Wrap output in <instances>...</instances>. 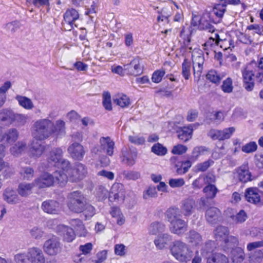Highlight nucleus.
Instances as JSON below:
<instances>
[{
	"instance_id": "nucleus-13",
	"label": "nucleus",
	"mask_w": 263,
	"mask_h": 263,
	"mask_svg": "<svg viewBox=\"0 0 263 263\" xmlns=\"http://www.w3.org/2000/svg\"><path fill=\"white\" fill-rule=\"evenodd\" d=\"M63 152L61 148H54L47 156L48 167L59 166L63 157Z\"/></svg>"
},
{
	"instance_id": "nucleus-51",
	"label": "nucleus",
	"mask_w": 263,
	"mask_h": 263,
	"mask_svg": "<svg viewBox=\"0 0 263 263\" xmlns=\"http://www.w3.org/2000/svg\"><path fill=\"white\" fill-rule=\"evenodd\" d=\"M27 117L26 115L20 114H14L13 124L15 126H22L27 122Z\"/></svg>"
},
{
	"instance_id": "nucleus-12",
	"label": "nucleus",
	"mask_w": 263,
	"mask_h": 263,
	"mask_svg": "<svg viewBox=\"0 0 263 263\" xmlns=\"http://www.w3.org/2000/svg\"><path fill=\"white\" fill-rule=\"evenodd\" d=\"M180 209L185 217L191 216L196 208L195 200L192 197L183 199L180 202Z\"/></svg>"
},
{
	"instance_id": "nucleus-52",
	"label": "nucleus",
	"mask_w": 263,
	"mask_h": 263,
	"mask_svg": "<svg viewBox=\"0 0 263 263\" xmlns=\"http://www.w3.org/2000/svg\"><path fill=\"white\" fill-rule=\"evenodd\" d=\"M109 193L104 186L100 185L97 189V197L99 200H103L108 198Z\"/></svg>"
},
{
	"instance_id": "nucleus-56",
	"label": "nucleus",
	"mask_w": 263,
	"mask_h": 263,
	"mask_svg": "<svg viewBox=\"0 0 263 263\" xmlns=\"http://www.w3.org/2000/svg\"><path fill=\"white\" fill-rule=\"evenodd\" d=\"M26 1L27 4L32 5L37 8L49 6L50 4L49 0H26Z\"/></svg>"
},
{
	"instance_id": "nucleus-59",
	"label": "nucleus",
	"mask_w": 263,
	"mask_h": 263,
	"mask_svg": "<svg viewBox=\"0 0 263 263\" xmlns=\"http://www.w3.org/2000/svg\"><path fill=\"white\" fill-rule=\"evenodd\" d=\"M257 145L255 142L252 141L247 143L242 147L241 150L246 153H251L256 151Z\"/></svg>"
},
{
	"instance_id": "nucleus-38",
	"label": "nucleus",
	"mask_w": 263,
	"mask_h": 263,
	"mask_svg": "<svg viewBox=\"0 0 263 263\" xmlns=\"http://www.w3.org/2000/svg\"><path fill=\"white\" fill-rule=\"evenodd\" d=\"M53 133L57 137H62L65 134V123L61 120H58L52 127Z\"/></svg>"
},
{
	"instance_id": "nucleus-7",
	"label": "nucleus",
	"mask_w": 263,
	"mask_h": 263,
	"mask_svg": "<svg viewBox=\"0 0 263 263\" xmlns=\"http://www.w3.org/2000/svg\"><path fill=\"white\" fill-rule=\"evenodd\" d=\"M45 252L49 255H55L60 252L61 250V243L56 237H53L47 240L43 246Z\"/></svg>"
},
{
	"instance_id": "nucleus-44",
	"label": "nucleus",
	"mask_w": 263,
	"mask_h": 263,
	"mask_svg": "<svg viewBox=\"0 0 263 263\" xmlns=\"http://www.w3.org/2000/svg\"><path fill=\"white\" fill-rule=\"evenodd\" d=\"M231 218L235 223L237 224L244 222L247 220L248 216L246 212L241 210L236 215H232Z\"/></svg>"
},
{
	"instance_id": "nucleus-63",
	"label": "nucleus",
	"mask_w": 263,
	"mask_h": 263,
	"mask_svg": "<svg viewBox=\"0 0 263 263\" xmlns=\"http://www.w3.org/2000/svg\"><path fill=\"white\" fill-rule=\"evenodd\" d=\"M192 163L190 161L187 160L182 163L180 167L177 169V173L178 174H183L188 171L191 167Z\"/></svg>"
},
{
	"instance_id": "nucleus-54",
	"label": "nucleus",
	"mask_w": 263,
	"mask_h": 263,
	"mask_svg": "<svg viewBox=\"0 0 263 263\" xmlns=\"http://www.w3.org/2000/svg\"><path fill=\"white\" fill-rule=\"evenodd\" d=\"M15 263H30L28 257V251L26 253H17L14 256Z\"/></svg>"
},
{
	"instance_id": "nucleus-27",
	"label": "nucleus",
	"mask_w": 263,
	"mask_h": 263,
	"mask_svg": "<svg viewBox=\"0 0 263 263\" xmlns=\"http://www.w3.org/2000/svg\"><path fill=\"white\" fill-rule=\"evenodd\" d=\"M199 28L201 30H207L209 32H214L215 29L210 20L209 14L202 15L199 20Z\"/></svg>"
},
{
	"instance_id": "nucleus-58",
	"label": "nucleus",
	"mask_w": 263,
	"mask_h": 263,
	"mask_svg": "<svg viewBox=\"0 0 263 263\" xmlns=\"http://www.w3.org/2000/svg\"><path fill=\"white\" fill-rule=\"evenodd\" d=\"M215 248V242L212 240L206 242L204 247L201 249V253L203 255H206L208 253L212 252Z\"/></svg>"
},
{
	"instance_id": "nucleus-14",
	"label": "nucleus",
	"mask_w": 263,
	"mask_h": 263,
	"mask_svg": "<svg viewBox=\"0 0 263 263\" xmlns=\"http://www.w3.org/2000/svg\"><path fill=\"white\" fill-rule=\"evenodd\" d=\"M27 251L30 263H45L44 254L40 248L32 247L29 248Z\"/></svg>"
},
{
	"instance_id": "nucleus-22",
	"label": "nucleus",
	"mask_w": 263,
	"mask_h": 263,
	"mask_svg": "<svg viewBox=\"0 0 263 263\" xmlns=\"http://www.w3.org/2000/svg\"><path fill=\"white\" fill-rule=\"evenodd\" d=\"M79 17V13L76 9H70L66 10L64 14V20L65 23L69 26V30L73 28L74 23Z\"/></svg>"
},
{
	"instance_id": "nucleus-3",
	"label": "nucleus",
	"mask_w": 263,
	"mask_h": 263,
	"mask_svg": "<svg viewBox=\"0 0 263 263\" xmlns=\"http://www.w3.org/2000/svg\"><path fill=\"white\" fill-rule=\"evenodd\" d=\"M214 233L216 240L223 243L224 251L232 248L238 244V240L236 237L229 235V230L227 227L218 226Z\"/></svg>"
},
{
	"instance_id": "nucleus-15",
	"label": "nucleus",
	"mask_w": 263,
	"mask_h": 263,
	"mask_svg": "<svg viewBox=\"0 0 263 263\" xmlns=\"http://www.w3.org/2000/svg\"><path fill=\"white\" fill-rule=\"evenodd\" d=\"M187 230V223L182 219H179L170 223V231L178 236L183 235Z\"/></svg>"
},
{
	"instance_id": "nucleus-47",
	"label": "nucleus",
	"mask_w": 263,
	"mask_h": 263,
	"mask_svg": "<svg viewBox=\"0 0 263 263\" xmlns=\"http://www.w3.org/2000/svg\"><path fill=\"white\" fill-rule=\"evenodd\" d=\"M218 192L217 189L214 185L209 184L203 189V192L207 198H214Z\"/></svg>"
},
{
	"instance_id": "nucleus-9",
	"label": "nucleus",
	"mask_w": 263,
	"mask_h": 263,
	"mask_svg": "<svg viewBox=\"0 0 263 263\" xmlns=\"http://www.w3.org/2000/svg\"><path fill=\"white\" fill-rule=\"evenodd\" d=\"M124 67L128 75L137 76L143 73V67L138 57L135 58L129 64L124 65Z\"/></svg>"
},
{
	"instance_id": "nucleus-8",
	"label": "nucleus",
	"mask_w": 263,
	"mask_h": 263,
	"mask_svg": "<svg viewBox=\"0 0 263 263\" xmlns=\"http://www.w3.org/2000/svg\"><path fill=\"white\" fill-rule=\"evenodd\" d=\"M125 194L123 185L120 183H115L112 184L108 196L110 202H123Z\"/></svg>"
},
{
	"instance_id": "nucleus-23",
	"label": "nucleus",
	"mask_w": 263,
	"mask_h": 263,
	"mask_svg": "<svg viewBox=\"0 0 263 263\" xmlns=\"http://www.w3.org/2000/svg\"><path fill=\"white\" fill-rule=\"evenodd\" d=\"M15 112L11 109L5 108L0 110V121L6 126L13 124Z\"/></svg>"
},
{
	"instance_id": "nucleus-62",
	"label": "nucleus",
	"mask_w": 263,
	"mask_h": 263,
	"mask_svg": "<svg viewBox=\"0 0 263 263\" xmlns=\"http://www.w3.org/2000/svg\"><path fill=\"white\" fill-rule=\"evenodd\" d=\"M263 254L260 251L255 252L249 257L250 261L252 263H259L262 258Z\"/></svg>"
},
{
	"instance_id": "nucleus-19",
	"label": "nucleus",
	"mask_w": 263,
	"mask_h": 263,
	"mask_svg": "<svg viewBox=\"0 0 263 263\" xmlns=\"http://www.w3.org/2000/svg\"><path fill=\"white\" fill-rule=\"evenodd\" d=\"M173 237L168 233H163L157 236L154 240V243L158 250H163L167 248L172 241Z\"/></svg>"
},
{
	"instance_id": "nucleus-35",
	"label": "nucleus",
	"mask_w": 263,
	"mask_h": 263,
	"mask_svg": "<svg viewBox=\"0 0 263 263\" xmlns=\"http://www.w3.org/2000/svg\"><path fill=\"white\" fill-rule=\"evenodd\" d=\"M186 239L189 243L193 246L199 245L202 241L201 235L194 230H191L189 232Z\"/></svg>"
},
{
	"instance_id": "nucleus-16",
	"label": "nucleus",
	"mask_w": 263,
	"mask_h": 263,
	"mask_svg": "<svg viewBox=\"0 0 263 263\" xmlns=\"http://www.w3.org/2000/svg\"><path fill=\"white\" fill-rule=\"evenodd\" d=\"M68 152L74 160H82L85 154L84 147L79 143L74 142L68 148Z\"/></svg>"
},
{
	"instance_id": "nucleus-64",
	"label": "nucleus",
	"mask_w": 263,
	"mask_h": 263,
	"mask_svg": "<svg viewBox=\"0 0 263 263\" xmlns=\"http://www.w3.org/2000/svg\"><path fill=\"white\" fill-rule=\"evenodd\" d=\"M96 258L97 259L92 260L93 263H102L107 258V251L103 250L98 252L96 255Z\"/></svg>"
},
{
	"instance_id": "nucleus-17",
	"label": "nucleus",
	"mask_w": 263,
	"mask_h": 263,
	"mask_svg": "<svg viewBox=\"0 0 263 263\" xmlns=\"http://www.w3.org/2000/svg\"><path fill=\"white\" fill-rule=\"evenodd\" d=\"M54 183V177L52 176V174L48 173H44L34 180L35 185L40 188L49 187Z\"/></svg>"
},
{
	"instance_id": "nucleus-25",
	"label": "nucleus",
	"mask_w": 263,
	"mask_h": 263,
	"mask_svg": "<svg viewBox=\"0 0 263 263\" xmlns=\"http://www.w3.org/2000/svg\"><path fill=\"white\" fill-rule=\"evenodd\" d=\"M45 146L41 141L35 139L31 143L30 148L31 155L35 158L40 157L45 151Z\"/></svg>"
},
{
	"instance_id": "nucleus-42",
	"label": "nucleus",
	"mask_w": 263,
	"mask_h": 263,
	"mask_svg": "<svg viewBox=\"0 0 263 263\" xmlns=\"http://www.w3.org/2000/svg\"><path fill=\"white\" fill-rule=\"evenodd\" d=\"M191 62L187 59H184L182 64V75L185 80H189L191 74Z\"/></svg>"
},
{
	"instance_id": "nucleus-31",
	"label": "nucleus",
	"mask_w": 263,
	"mask_h": 263,
	"mask_svg": "<svg viewBox=\"0 0 263 263\" xmlns=\"http://www.w3.org/2000/svg\"><path fill=\"white\" fill-rule=\"evenodd\" d=\"M4 199L10 204H16L20 201V198L15 191L12 189H6L4 193Z\"/></svg>"
},
{
	"instance_id": "nucleus-46",
	"label": "nucleus",
	"mask_w": 263,
	"mask_h": 263,
	"mask_svg": "<svg viewBox=\"0 0 263 263\" xmlns=\"http://www.w3.org/2000/svg\"><path fill=\"white\" fill-rule=\"evenodd\" d=\"M221 89L224 93H230L232 92L233 90L232 79L228 77L224 80L221 86Z\"/></svg>"
},
{
	"instance_id": "nucleus-4",
	"label": "nucleus",
	"mask_w": 263,
	"mask_h": 263,
	"mask_svg": "<svg viewBox=\"0 0 263 263\" xmlns=\"http://www.w3.org/2000/svg\"><path fill=\"white\" fill-rule=\"evenodd\" d=\"M86 203L84 195L79 191L70 193L67 196V205L72 212L81 213Z\"/></svg>"
},
{
	"instance_id": "nucleus-33",
	"label": "nucleus",
	"mask_w": 263,
	"mask_h": 263,
	"mask_svg": "<svg viewBox=\"0 0 263 263\" xmlns=\"http://www.w3.org/2000/svg\"><path fill=\"white\" fill-rule=\"evenodd\" d=\"M165 225L161 222L155 221L151 223L148 228V233L150 235H156L158 233L165 231Z\"/></svg>"
},
{
	"instance_id": "nucleus-18",
	"label": "nucleus",
	"mask_w": 263,
	"mask_h": 263,
	"mask_svg": "<svg viewBox=\"0 0 263 263\" xmlns=\"http://www.w3.org/2000/svg\"><path fill=\"white\" fill-rule=\"evenodd\" d=\"M41 208L44 212L50 214H58L61 209L59 202L53 200H48L43 202Z\"/></svg>"
},
{
	"instance_id": "nucleus-32",
	"label": "nucleus",
	"mask_w": 263,
	"mask_h": 263,
	"mask_svg": "<svg viewBox=\"0 0 263 263\" xmlns=\"http://www.w3.org/2000/svg\"><path fill=\"white\" fill-rule=\"evenodd\" d=\"M18 137V132L14 128H11L7 130L2 135V140L7 143L15 142Z\"/></svg>"
},
{
	"instance_id": "nucleus-41",
	"label": "nucleus",
	"mask_w": 263,
	"mask_h": 263,
	"mask_svg": "<svg viewBox=\"0 0 263 263\" xmlns=\"http://www.w3.org/2000/svg\"><path fill=\"white\" fill-rule=\"evenodd\" d=\"M68 176L62 171H56L52 174V176L54 179V183H58L61 185H64L67 182Z\"/></svg>"
},
{
	"instance_id": "nucleus-26",
	"label": "nucleus",
	"mask_w": 263,
	"mask_h": 263,
	"mask_svg": "<svg viewBox=\"0 0 263 263\" xmlns=\"http://www.w3.org/2000/svg\"><path fill=\"white\" fill-rule=\"evenodd\" d=\"M236 177L242 182L252 180L251 174L247 165H242L236 170Z\"/></svg>"
},
{
	"instance_id": "nucleus-2",
	"label": "nucleus",
	"mask_w": 263,
	"mask_h": 263,
	"mask_svg": "<svg viewBox=\"0 0 263 263\" xmlns=\"http://www.w3.org/2000/svg\"><path fill=\"white\" fill-rule=\"evenodd\" d=\"M53 123L49 119H41L33 124L32 135L33 138L40 141L48 138L53 133L52 127Z\"/></svg>"
},
{
	"instance_id": "nucleus-57",
	"label": "nucleus",
	"mask_w": 263,
	"mask_h": 263,
	"mask_svg": "<svg viewBox=\"0 0 263 263\" xmlns=\"http://www.w3.org/2000/svg\"><path fill=\"white\" fill-rule=\"evenodd\" d=\"M214 161L212 160L209 159L202 163H198L196 165V172H205L208 168L213 165Z\"/></svg>"
},
{
	"instance_id": "nucleus-40",
	"label": "nucleus",
	"mask_w": 263,
	"mask_h": 263,
	"mask_svg": "<svg viewBox=\"0 0 263 263\" xmlns=\"http://www.w3.org/2000/svg\"><path fill=\"white\" fill-rule=\"evenodd\" d=\"M15 99L18 101L20 106L26 109H31L33 107L32 101L27 97L17 95Z\"/></svg>"
},
{
	"instance_id": "nucleus-39",
	"label": "nucleus",
	"mask_w": 263,
	"mask_h": 263,
	"mask_svg": "<svg viewBox=\"0 0 263 263\" xmlns=\"http://www.w3.org/2000/svg\"><path fill=\"white\" fill-rule=\"evenodd\" d=\"M26 149V144L22 141L17 142L10 148L11 154L14 156H18Z\"/></svg>"
},
{
	"instance_id": "nucleus-1",
	"label": "nucleus",
	"mask_w": 263,
	"mask_h": 263,
	"mask_svg": "<svg viewBox=\"0 0 263 263\" xmlns=\"http://www.w3.org/2000/svg\"><path fill=\"white\" fill-rule=\"evenodd\" d=\"M171 254L181 262H187L191 260L193 252L187 244L181 240L173 241L169 246Z\"/></svg>"
},
{
	"instance_id": "nucleus-24",
	"label": "nucleus",
	"mask_w": 263,
	"mask_h": 263,
	"mask_svg": "<svg viewBox=\"0 0 263 263\" xmlns=\"http://www.w3.org/2000/svg\"><path fill=\"white\" fill-rule=\"evenodd\" d=\"M259 191L257 188H248L246 191L245 197L247 200L253 204H256L260 201Z\"/></svg>"
},
{
	"instance_id": "nucleus-55",
	"label": "nucleus",
	"mask_w": 263,
	"mask_h": 263,
	"mask_svg": "<svg viewBox=\"0 0 263 263\" xmlns=\"http://www.w3.org/2000/svg\"><path fill=\"white\" fill-rule=\"evenodd\" d=\"M103 105L108 110L112 109L110 94L108 92L103 93Z\"/></svg>"
},
{
	"instance_id": "nucleus-11",
	"label": "nucleus",
	"mask_w": 263,
	"mask_h": 263,
	"mask_svg": "<svg viewBox=\"0 0 263 263\" xmlns=\"http://www.w3.org/2000/svg\"><path fill=\"white\" fill-rule=\"evenodd\" d=\"M240 3V0H219V3L216 4L213 8V13L218 18H221L226 11L228 4L237 5Z\"/></svg>"
},
{
	"instance_id": "nucleus-28",
	"label": "nucleus",
	"mask_w": 263,
	"mask_h": 263,
	"mask_svg": "<svg viewBox=\"0 0 263 263\" xmlns=\"http://www.w3.org/2000/svg\"><path fill=\"white\" fill-rule=\"evenodd\" d=\"M220 212L215 207H211L206 211L205 218L207 221L211 224L216 223L220 217Z\"/></svg>"
},
{
	"instance_id": "nucleus-50",
	"label": "nucleus",
	"mask_w": 263,
	"mask_h": 263,
	"mask_svg": "<svg viewBox=\"0 0 263 263\" xmlns=\"http://www.w3.org/2000/svg\"><path fill=\"white\" fill-rule=\"evenodd\" d=\"M153 153L158 156H164L167 153V148L161 144L157 143L155 144L151 148Z\"/></svg>"
},
{
	"instance_id": "nucleus-6",
	"label": "nucleus",
	"mask_w": 263,
	"mask_h": 263,
	"mask_svg": "<svg viewBox=\"0 0 263 263\" xmlns=\"http://www.w3.org/2000/svg\"><path fill=\"white\" fill-rule=\"evenodd\" d=\"M241 73L243 80V87L248 91L253 90L255 86L254 72L250 68L249 66H247L241 69Z\"/></svg>"
},
{
	"instance_id": "nucleus-48",
	"label": "nucleus",
	"mask_w": 263,
	"mask_h": 263,
	"mask_svg": "<svg viewBox=\"0 0 263 263\" xmlns=\"http://www.w3.org/2000/svg\"><path fill=\"white\" fill-rule=\"evenodd\" d=\"M158 15L157 17L158 22H165L168 24L170 23V17L171 14L169 13L166 8H163L160 11H158Z\"/></svg>"
},
{
	"instance_id": "nucleus-37",
	"label": "nucleus",
	"mask_w": 263,
	"mask_h": 263,
	"mask_svg": "<svg viewBox=\"0 0 263 263\" xmlns=\"http://www.w3.org/2000/svg\"><path fill=\"white\" fill-rule=\"evenodd\" d=\"M114 102L117 105L122 107H128L130 103L129 98L124 94H118L113 99Z\"/></svg>"
},
{
	"instance_id": "nucleus-61",
	"label": "nucleus",
	"mask_w": 263,
	"mask_h": 263,
	"mask_svg": "<svg viewBox=\"0 0 263 263\" xmlns=\"http://www.w3.org/2000/svg\"><path fill=\"white\" fill-rule=\"evenodd\" d=\"M211 116V117H209V119L218 123L223 121L224 118V113L221 111L213 112Z\"/></svg>"
},
{
	"instance_id": "nucleus-45",
	"label": "nucleus",
	"mask_w": 263,
	"mask_h": 263,
	"mask_svg": "<svg viewBox=\"0 0 263 263\" xmlns=\"http://www.w3.org/2000/svg\"><path fill=\"white\" fill-rule=\"evenodd\" d=\"M34 170L30 167H23L20 170V174L24 179L29 180L34 176Z\"/></svg>"
},
{
	"instance_id": "nucleus-29",
	"label": "nucleus",
	"mask_w": 263,
	"mask_h": 263,
	"mask_svg": "<svg viewBox=\"0 0 263 263\" xmlns=\"http://www.w3.org/2000/svg\"><path fill=\"white\" fill-rule=\"evenodd\" d=\"M234 247L229 249H226V252H229L231 250V257L233 262L236 263H241L245 259V254L243 250L240 248L237 247L233 249Z\"/></svg>"
},
{
	"instance_id": "nucleus-60",
	"label": "nucleus",
	"mask_w": 263,
	"mask_h": 263,
	"mask_svg": "<svg viewBox=\"0 0 263 263\" xmlns=\"http://www.w3.org/2000/svg\"><path fill=\"white\" fill-rule=\"evenodd\" d=\"M165 73V72L163 69L156 70L152 75V81L156 83L160 82L163 77L164 76Z\"/></svg>"
},
{
	"instance_id": "nucleus-10",
	"label": "nucleus",
	"mask_w": 263,
	"mask_h": 263,
	"mask_svg": "<svg viewBox=\"0 0 263 263\" xmlns=\"http://www.w3.org/2000/svg\"><path fill=\"white\" fill-rule=\"evenodd\" d=\"M69 173L68 176L73 181H77L83 179L87 173V169L83 164L77 163L72 170Z\"/></svg>"
},
{
	"instance_id": "nucleus-43",
	"label": "nucleus",
	"mask_w": 263,
	"mask_h": 263,
	"mask_svg": "<svg viewBox=\"0 0 263 263\" xmlns=\"http://www.w3.org/2000/svg\"><path fill=\"white\" fill-rule=\"evenodd\" d=\"M206 263H228V259L223 254L215 253L208 258Z\"/></svg>"
},
{
	"instance_id": "nucleus-36",
	"label": "nucleus",
	"mask_w": 263,
	"mask_h": 263,
	"mask_svg": "<svg viewBox=\"0 0 263 263\" xmlns=\"http://www.w3.org/2000/svg\"><path fill=\"white\" fill-rule=\"evenodd\" d=\"M166 217L170 223L180 219L181 211L179 208L172 207L169 208L165 213Z\"/></svg>"
},
{
	"instance_id": "nucleus-5",
	"label": "nucleus",
	"mask_w": 263,
	"mask_h": 263,
	"mask_svg": "<svg viewBox=\"0 0 263 263\" xmlns=\"http://www.w3.org/2000/svg\"><path fill=\"white\" fill-rule=\"evenodd\" d=\"M121 162L127 166H132L136 163L137 152L135 148L123 147L120 156Z\"/></svg>"
},
{
	"instance_id": "nucleus-53",
	"label": "nucleus",
	"mask_w": 263,
	"mask_h": 263,
	"mask_svg": "<svg viewBox=\"0 0 263 263\" xmlns=\"http://www.w3.org/2000/svg\"><path fill=\"white\" fill-rule=\"evenodd\" d=\"M206 79L213 83H219L222 77L215 70H210L206 76Z\"/></svg>"
},
{
	"instance_id": "nucleus-49",
	"label": "nucleus",
	"mask_w": 263,
	"mask_h": 263,
	"mask_svg": "<svg viewBox=\"0 0 263 263\" xmlns=\"http://www.w3.org/2000/svg\"><path fill=\"white\" fill-rule=\"evenodd\" d=\"M82 212L85 217V219L87 220L92 217L95 214L96 210L92 205L86 202Z\"/></svg>"
},
{
	"instance_id": "nucleus-34",
	"label": "nucleus",
	"mask_w": 263,
	"mask_h": 263,
	"mask_svg": "<svg viewBox=\"0 0 263 263\" xmlns=\"http://www.w3.org/2000/svg\"><path fill=\"white\" fill-rule=\"evenodd\" d=\"M34 185V183H21L18 185L17 192L22 197H26L32 193V190Z\"/></svg>"
},
{
	"instance_id": "nucleus-21",
	"label": "nucleus",
	"mask_w": 263,
	"mask_h": 263,
	"mask_svg": "<svg viewBox=\"0 0 263 263\" xmlns=\"http://www.w3.org/2000/svg\"><path fill=\"white\" fill-rule=\"evenodd\" d=\"M58 231L62 235L64 240L70 242L72 241L76 237L73 230L65 225H59L58 226Z\"/></svg>"
},
{
	"instance_id": "nucleus-20",
	"label": "nucleus",
	"mask_w": 263,
	"mask_h": 263,
	"mask_svg": "<svg viewBox=\"0 0 263 263\" xmlns=\"http://www.w3.org/2000/svg\"><path fill=\"white\" fill-rule=\"evenodd\" d=\"M100 149L105 152L108 156L114 154L115 142L109 137H101L100 139Z\"/></svg>"
},
{
	"instance_id": "nucleus-30",
	"label": "nucleus",
	"mask_w": 263,
	"mask_h": 263,
	"mask_svg": "<svg viewBox=\"0 0 263 263\" xmlns=\"http://www.w3.org/2000/svg\"><path fill=\"white\" fill-rule=\"evenodd\" d=\"M193 131L192 125L183 127L177 130L178 137L183 142H186L191 139Z\"/></svg>"
}]
</instances>
